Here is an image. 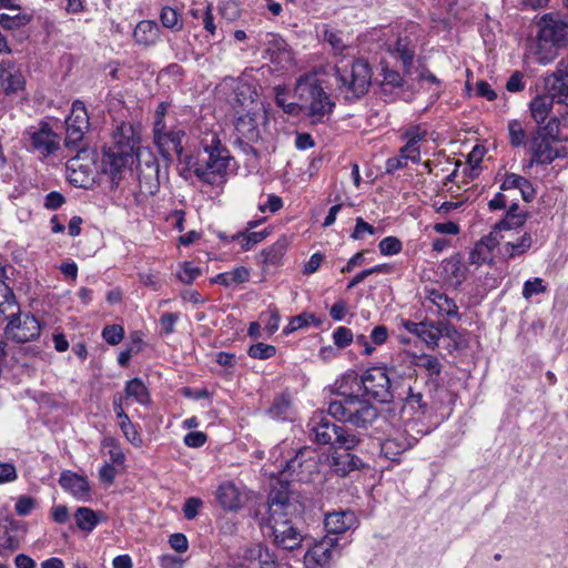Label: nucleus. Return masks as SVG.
I'll use <instances>...</instances> for the list:
<instances>
[{
	"label": "nucleus",
	"instance_id": "3",
	"mask_svg": "<svg viewBox=\"0 0 568 568\" xmlns=\"http://www.w3.org/2000/svg\"><path fill=\"white\" fill-rule=\"evenodd\" d=\"M294 97L297 105H301V112L307 114L313 122L322 121L335 108V102L315 74H303L296 80Z\"/></svg>",
	"mask_w": 568,
	"mask_h": 568
},
{
	"label": "nucleus",
	"instance_id": "45",
	"mask_svg": "<svg viewBox=\"0 0 568 568\" xmlns=\"http://www.w3.org/2000/svg\"><path fill=\"white\" fill-rule=\"evenodd\" d=\"M160 20L162 26L166 29L179 31L183 28L178 11L169 6L162 8Z\"/></svg>",
	"mask_w": 568,
	"mask_h": 568
},
{
	"label": "nucleus",
	"instance_id": "23",
	"mask_svg": "<svg viewBox=\"0 0 568 568\" xmlns=\"http://www.w3.org/2000/svg\"><path fill=\"white\" fill-rule=\"evenodd\" d=\"M219 505L230 511H236L244 505L245 497L239 487L232 481L221 484L215 493Z\"/></svg>",
	"mask_w": 568,
	"mask_h": 568
},
{
	"label": "nucleus",
	"instance_id": "13",
	"mask_svg": "<svg viewBox=\"0 0 568 568\" xmlns=\"http://www.w3.org/2000/svg\"><path fill=\"white\" fill-rule=\"evenodd\" d=\"M75 151L77 155L67 162L68 180L74 186L88 189L95 179L94 161L85 148Z\"/></svg>",
	"mask_w": 568,
	"mask_h": 568
},
{
	"label": "nucleus",
	"instance_id": "38",
	"mask_svg": "<svg viewBox=\"0 0 568 568\" xmlns=\"http://www.w3.org/2000/svg\"><path fill=\"white\" fill-rule=\"evenodd\" d=\"M333 445H336L345 452L354 449L361 443V438L354 432L345 428L344 426L338 425Z\"/></svg>",
	"mask_w": 568,
	"mask_h": 568
},
{
	"label": "nucleus",
	"instance_id": "44",
	"mask_svg": "<svg viewBox=\"0 0 568 568\" xmlns=\"http://www.w3.org/2000/svg\"><path fill=\"white\" fill-rule=\"evenodd\" d=\"M20 548V539L16 534L4 529L0 534V557L9 558L14 551Z\"/></svg>",
	"mask_w": 568,
	"mask_h": 568
},
{
	"label": "nucleus",
	"instance_id": "10",
	"mask_svg": "<svg viewBox=\"0 0 568 568\" xmlns=\"http://www.w3.org/2000/svg\"><path fill=\"white\" fill-rule=\"evenodd\" d=\"M3 318L7 321L4 335L8 339L23 344L38 339L41 334V325L36 316L21 312L20 304L9 306Z\"/></svg>",
	"mask_w": 568,
	"mask_h": 568
},
{
	"label": "nucleus",
	"instance_id": "35",
	"mask_svg": "<svg viewBox=\"0 0 568 568\" xmlns=\"http://www.w3.org/2000/svg\"><path fill=\"white\" fill-rule=\"evenodd\" d=\"M126 397L134 398L141 405H149L151 402L148 387L140 378H133L125 385Z\"/></svg>",
	"mask_w": 568,
	"mask_h": 568
},
{
	"label": "nucleus",
	"instance_id": "63",
	"mask_svg": "<svg viewBox=\"0 0 568 568\" xmlns=\"http://www.w3.org/2000/svg\"><path fill=\"white\" fill-rule=\"evenodd\" d=\"M437 313L439 315H446L449 317L459 318L458 306L455 301L446 296L443 302L437 307Z\"/></svg>",
	"mask_w": 568,
	"mask_h": 568
},
{
	"label": "nucleus",
	"instance_id": "21",
	"mask_svg": "<svg viewBox=\"0 0 568 568\" xmlns=\"http://www.w3.org/2000/svg\"><path fill=\"white\" fill-rule=\"evenodd\" d=\"M324 525L329 535H342L349 529L357 527L358 518L351 509L336 510L326 515Z\"/></svg>",
	"mask_w": 568,
	"mask_h": 568
},
{
	"label": "nucleus",
	"instance_id": "33",
	"mask_svg": "<svg viewBox=\"0 0 568 568\" xmlns=\"http://www.w3.org/2000/svg\"><path fill=\"white\" fill-rule=\"evenodd\" d=\"M532 245V237L530 233H524L516 242H507L503 246V255L510 260L520 256L528 252Z\"/></svg>",
	"mask_w": 568,
	"mask_h": 568
},
{
	"label": "nucleus",
	"instance_id": "32",
	"mask_svg": "<svg viewBox=\"0 0 568 568\" xmlns=\"http://www.w3.org/2000/svg\"><path fill=\"white\" fill-rule=\"evenodd\" d=\"M442 268L444 277L454 285H459L465 280V267L458 256L446 258L442 264Z\"/></svg>",
	"mask_w": 568,
	"mask_h": 568
},
{
	"label": "nucleus",
	"instance_id": "59",
	"mask_svg": "<svg viewBox=\"0 0 568 568\" xmlns=\"http://www.w3.org/2000/svg\"><path fill=\"white\" fill-rule=\"evenodd\" d=\"M383 255H395L402 251V242L395 236H387L378 244Z\"/></svg>",
	"mask_w": 568,
	"mask_h": 568
},
{
	"label": "nucleus",
	"instance_id": "30",
	"mask_svg": "<svg viewBox=\"0 0 568 568\" xmlns=\"http://www.w3.org/2000/svg\"><path fill=\"white\" fill-rule=\"evenodd\" d=\"M363 465V460L349 452L336 453V455L333 456V469L342 477L347 476L353 470L359 469Z\"/></svg>",
	"mask_w": 568,
	"mask_h": 568
},
{
	"label": "nucleus",
	"instance_id": "18",
	"mask_svg": "<svg viewBox=\"0 0 568 568\" xmlns=\"http://www.w3.org/2000/svg\"><path fill=\"white\" fill-rule=\"evenodd\" d=\"M298 504L294 500L293 495L288 490V484L278 483V487H274L268 496V517L295 514Z\"/></svg>",
	"mask_w": 568,
	"mask_h": 568
},
{
	"label": "nucleus",
	"instance_id": "56",
	"mask_svg": "<svg viewBox=\"0 0 568 568\" xmlns=\"http://www.w3.org/2000/svg\"><path fill=\"white\" fill-rule=\"evenodd\" d=\"M333 341L338 348H345L352 344L354 335L349 328L339 326L333 333Z\"/></svg>",
	"mask_w": 568,
	"mask_h": 568
},
{
	"label": "nucleus",
	"instance_id": "27",
	"mask_svg": "<svg viewBox=\"0 0 568 568\" xmlns=\"http://www.w3.org/2000/svg\"><path fill=\"white\" fill-rule=\"evenodd\" d=\"M554 102H557V98L552 95V92L548 91L531 100L529 103L530 114L538 125L542 124L549 118Z\"/></svg>",
	"mask_w": 568,
	"mask_h": 568
},
{
	"label": "nucleus",
	"instance_id": "26",
	"mask_svg": "<svg viewBox=\"0 0 568 568\" xmlns=\"http://www.w3.org/2000/svg\"><path fill=\"white\" fill-rule=\"evenodd\" d=\"M287 246V239L282 236L275 243L261 252L260 263L264 273L267 272L271 266L274 267L281 264Z\"/></svg>",
	"mask_w": 568,
	"mask_h": 568
},
{
	"label": "nucleus",
	"instance_id": "62",
	"mask_svg": "<svg viewBox=\"0 0 568 568\" xmlns=\"http://www.w3.org/2000/svg\"><path fill=\"white\" fill-rule=\"evenodd\" d=\"M376 232L375 227L371 224H368L367 222H365L363 220V217H357L356 219V224H355V227H354V231L351 235L352 239L354 240H362L365 235V233H368L371 235H374Z\"/></svg>",
	"mask_w": 568,
	"mask_h": 568
},
{
	"label": "nucleus",
	"instance_id": "57",
	"mask_svg": "<svg viewBox=\"0 0 568 568\" xmlns=\"http://www.w3.org/2000/svg\"><path fill=\"white\" fill-rule=\"evenodd\" d=\"M418 366L425 368L430 376H438L442 372V364L438 358L429 354H423L419 357Z\"/></svg>",
	"mask_w": 568,
	"mask_h": 568
},
{
	"label": "nucleus",
	"instance_id": "4",
	"mask_svg": "<svg viewBox=\"0 0 568 568\" xmlns=\"http://www.w3.org/2000/svg\"><path fill=\"white\" fill-rule=\"evenodd\" d=\"M538 27L534 54L540 64L546 65L556 59L559 49L568 45V17L547 13L539 20Z\"/></svg>",
	"mask_w": 568,
	"mask_h": 568
},
{
	"label": "nucleus",
	"instance_id": "46",
	"mask_svg": "<svg viewBox=\"0 0 568 568\" xmlns=\"http://www.w3.org/2000/svg\"><path fill=\"white\" fill-rule=\"evenodd\" d=\"M290 406L291 403L288 398L283 395L277 396L267 409V415L273 419H285L290 410Z\"/></svg>",
	"mask_w": 568,
	"mask_h": 568
},
{
	"label": "nucleus",
	"instance_id": "36",
	"mask_svg": "<svg viewBox=\"0 0 568 568\" xmlns=\"http://www.w3.org/2000/svg\"><path fill=\"white\" fill-rule=\"evenodd\" d=\"M404 408H410L414 413L426 415L429 409V404L425 399V395L422 392L409 387L408 394L405 397Z\"/></svg>",
	"mask_w": 568,
	"mask_h": 568
},
{
	"label": "nucleus",
	"instance_id": "11",
	"mask_svg": "<svg viewBox=\"0 0 568 568\" xmlns=\"http://www.w3.org/2000/svg\"><path fill=\"white\" fill-rule=\"evenodd\" d=\"M90 126L89 115L84 103L75 100L72 103L71 113L65 120L64 146L68 150H80L83 144L84 134Z\"/></svg>",
	"mask_w": 568,
	"mask_h": 568
},
{
	"label": "nucleus",
	"instance_id": "47",
	"mask_svg": "<svg viewBox=\"0 0 568 568\" xmlns=\"http://www.w3.org/2000/svg\"><path fill=\"white\" fill-rule=\"evenodd\" d=\"M508 132L510 144L515 148L524 146L527 143V134L523 124L518 120L508 123Z\"/></svg>",
	"mask_w": 568,
	"mask_h": 568
},
{
	"label": "nucleus",
	"instance_id": "55",
	"mask_svg": "<svg viewBox=\"0 0 568 568\" xmlns=\"http://www.w3.org/2000/svg\"><path fill=\"white\" fill-rule=\"evenodd\" d=\"M547 287L544 285V281L540 277H535L534 280H528L525 282L523 287V296L526 300L531 298V296L545 293Z\"/></svg>",
	"mask_w": 568,
	"mask_h": 568
},
{
	"label": "nucleus",
	"instance_id": "31",
	"mask_svg": "<svg viewBox=\"0 0 568 568\" xmlns=\"http://www.w3.org/2000/svg\"><path fill=\"white\" fill-rule=\"evenodd\" d=\"M409 442L400 433L389 436L381 443L382 454L390 460H397L398 456L407 450Z\"/></svg>",
	"mask_w": 568,
	"mask_h": 568
},
{
	"label": "nucleus",
	"instance_id": "61",
	"mask_svg": "<svg viewBox=\"0 0 568 568\" xmlns=\"http://www.w3.org/2000/svg\"><path fill=\"white\" fill-rule=\"evenodd\" d=\"M324 40L331 44L332 49L336 53H343V51L346 49V45L342 39V34L338 31L326 30L324 32Z\"/></svg>",
	"mask_w": 568,
	"mask_h": 568
},
{
	"label": "nucleus",
	"instance_id": "7",
	"mask_svg": "<svg viewBox=\"0 0 568 568\" xmlns=\"http://www.w3.org/2000/svg\"><path fill=\"white\" fill-rule=\"evenodd\" d=\"M558 132L559 121L557 116L550 118L545 126H539L536 130L529 144L530 165H547L556 159L568 156L567 148L557 145Z\"/></svg>",
	"mask_w": 568,
	"mask_h": 568
},
{
	"label": "nucleus",
	"instance_id": "16",
	"mask_svg": "<svg viewBox=\"0 0 568 568\" xmlns=\"http://www.w3.org/2000/svg\"><path fill=\"white\" fill-rule=\"evenodd\" d=\"M28 134L33 150L43 156L53 154L60 148L59 135L53 132L47 122H41L39 126L30 128Z\"/></svg>",
	"mask_w": 568,
	"mask_h": 568
},
{
	"label": "nucleus",
	"instance_id": "42",
	"mask_svg": "<svg viewBox=\"0 0 568 568\" xmlns=\"http://www.w3.org/2000/svg\"><path fill=\"white\" fill-rule=\"evenodd\" d=\"M275 94V103L280 106L285 113L291 115H298L301 113V105H297L296 102H287V88L285 85H276L274 87Z\"/></svg>",
	"mask_w": 568,
	"mask_h": 568
},
{
	"label": "nucleus",
	"instance_id": "28",
	"mask_svg": "<svg viewBox=\"0 0 568 568\" xmlns=\"http://www.w3.org/2000/svg\"><path fill=\"white\" fill-rule=\"evenodd\" d=\"M160 27L155 21L143 20L136 24L133 38L138 44L151 47L160 40Z\"/></svg>",
	"mask_w": 568,
	"mask_h": 568
},
{
	"label": "nucleus",
	"instance_id": "9",
	"mask_svg": "<svg viewBox=\"0 0 568 568\" xmlns=\"http://www.w3.org/2000/svg\"><path fill=\"white\" fill-rule=\"evenodd\" d=\"M262 529L265 536L273 538L278 548L285 550L300 548L305 538L294 514L268 517Z\"/></svg>",
	"mask_w": 568,
	"mask_h": 568
},
{
	"label": "nucleus",
	"instance_id": "15",
	"mask_svg": "<svg viewBox=\"0 0 568 568\" xmlns=\"http://www.w3.org/2000/svg\"><path fill=\"white\" fill-rule=\"evenodd\" d=\"M139 192L143 196L154 195L160 190V165L154 155L138 154Z\"/></svg>",
	"mask_w": 568,
	"mask_h": 568
},
{
	"label": "nucleus",
	"instance_id": "14",
	"mask_svg": "<svg viewBox=\"0 0 568 568\" xmlns=\"http://www.w3.org/2000/svg\"><path fill=\"white\" fill-rule=\"evenodd\" d=\"M341 556L338 538L325 536L322 540L314 544L304 556L306 568H328L335 557Z\"/></svg>",
	"mask_w": 568,
	"mask_h": 568
},
{
	"label": "nucleus",
	"instance_id": "64",
	"mask_svg": "<svg viewBox=\"0 0 568 568\" xmlns=\"http://www.w3.org/2000/svg\"><path fill=\"white\" fill-rule=\"evenodd\" d=\"M179 318L180 316L178 313H164L160 318L162 332L165 335L172 334L174 332V326Z\"/></svg>",
	"mask_w": 568,
	"mask_h": 568
},
{
	"label": "nucleus",
	"instance_id": "1",
	"mask_svg": "<svg viewBox=\"0 0 568 568\" xmlns=\"http://www.w3.org/2000/svg\"><path fill=\"white\" fill-rule=\"evenodd\" d=\"M182 130H166L164 121H154L153 140L161 155L170 161L175 153L185 164L184 172L194 173L200 181L214 184L217 175L223 174L230 162L229 151L221 144L219 136L210 134V139L202 140V149L182 159Z\"/></svg>",
	"mask_w": 568,
	"mask_h": 568
},
{
	"label": "nucleus",
	"instance_id": "2",
	"mask_svg": "<svg viewBox=\"0 0 568 568\" xmlns=\"http://www.w3.org/2000/svg\"><path fill=\"white\" fill-rule=\"evenodd\" d=\"M112 139V145L104 150L101 169L109 176L112 187H118L126 168L134 162L140 135L132 123L121 122Z\"/></svg>",
	"mask_w": 568,
	"mask_h": 568
},
{
	"label": "nucleus",
	"instance_id": "6",
	"mask_svg": "<svg viewBox=\"0 0 568 568\" xmlns=\"http://www.w3.org/2000/svg\"><path fill=\"white\" fill-rule=\"evenodd\" d=\"M343 399L329 403L327 413L336 420L348 423L356 428L367 429L378 418V409L357 394L342 393Z\"/></svg>",
	"mask_w": 568,
	"mask_h": 568
},
{
	"label": "nucleus",
	"instance_id": "54",
	"mask_svg": "<svg viewBox=\"0 0 568 568\" xmlns=\"http://www.w3.org/2000/svg\"><path fill=\"white\" fill-rule=\"evenodd\" d=\"M124 336V329L120 325H108L102 331V337L110 345H118Z\"/></svg>",
	"mask_w": 568,
	"mask_h": 568
},
{
	"label": "nucleus",
	"instance_id": "51",
	"mask_svg": "<svg viewBox=\"0 0 568 568\" xmlns=\"http://www.w3.org/2000/svg\"><path fill=\"white\" fill-rule=\"evenodd\" d=\"M202 274V270L192 262H184L181 265V271L178 273L179 280L184 284H191L196 277Z\"/></svg>",
	"mask_w": 568,
	"mask_h": 568
},
{
	"label": "nucleus",
	"instance_id": "20",
	"mask_svg": "<svg viewBox=\"0 0 568 568\" xmlns=\"http://www.w3.org/2000/svg\"><path fill=\"white\" fill-rule=\"evenodd\" d=\"M400 326L408 333L418 337L428 348L435 349L438 346L439 333L436 322L425 320L416 323L410 320L402 318Z\"/></svg>",
	"mask_w": 568,
	"mask_h": 568
},
{
	"label": "nucleus",
	"instance_id": "5",
	"mask_svg": "<svg viewBox=\"0 0 568 568\" xmlns=\"http://www.w3.org/2000/svg\"><path fill=\"white\" fill-rule=\"evenodd\" d=\"M335 92L346 102L363 98L372 83V70L364 59L353 60L351 64L334 67Z\"/></svg>",
	"mask_w": 568,
	"mask_h": 568
},
{
	"label": "nucleus",
	"instance_id": "19",
	"mask_svg": "<svg viewBox=\"0 0 568 568\" xmlns=\"http://www.w3.org/2000/svg\"><path fill=\"white\" fill-rule=\"evenodd\" d=\"M545 89L552 92L557 103L568 104V55L562 57L556 70L545 78Z\"/></svg>",
	"mask_w": 568,
	"mask_h": 568
},
{
	"label": "nucleus",
	"instance_id": "49",
	"mask_svg": "<svg viewBox=\"0 0 568 568\" xmlns=\"http://www.w3.org/2000/svg\"><path fill=\"white\" fill-rule=\"evenodd\" d=\"M527 220V214H506V216L497 222L496 229L500 231H508L511 229L520 227L525 224Z\"/></svg>",
	"mask_w": 568,
	"mask_h": 568
},
{
	"label": "nucleus",
	"instance_id": "48",
	"mask_svg": "<svg viewBox=\"0 0 568 568\" xmlns=\"http://www.w3.org/2000/svg\"><path fill=\"white\" fill-rule=\"evenodd\" d=\"M17 297L9 285L0 278V314L8 312L9 306L18 305Z\"/></svg>",
	"mask_w": 568,
	"mask_h": 568
},
{
	"label": "nucleus",
	"instance_id": "52",
	"mask_svg": "<svg viewBox=\"0 0 568 568\" xmlns=\"http://www.w3.org/2000/svg\"><path fill=\"white\" fill-rule=\"evenodd\" d=\"M394 50L398 54L399 59L402 60L403 65L406 69H409L413 63L414 51H412L408 48L407 41L403 40V39H398L395 43Z\"/></svg>",
	"mask_w": 568,
	"mask_h": 568
},
{
	"label": "nucleus",
	"instance_id": "43",
	"mask_svg": "<svg viewBox=\"0 0 568 568\" xmlns=\"http://www.w3.org/2000/svg\"><path fill=\"white\" fill-rule=\"evenodd\" d=\"M235 101L242 105L247 106L248 104H253L255 101L256 91L255 89L247 82L237 81L234 87Z\"/></svg>",
	"mask_w": 568,
	"mask_h": 568
},
{
	"label": "nucleus",
	"instance_id": "39",
	"mask_svg": "<svg viewBox=\"0 0 568 568\" xmlns=\"http://www.w3.org/2000/svg\"><path fill=\"white\" fill-rule=\"evenodd\" d=\"M322 323L323 321L316 317L314 314L302 313L291 318L288 325L284 328V333L291 334L300 328L307 327L310 325L318 327L322 325Z\"/></svg>",
	"mask_w": 568,
	"mask_h": 568
},
{
	"label": "nucleus",
	"instance_id": "41",
	"mask_svg": "<svg viewBox=\"0 0 568 568\" xmlns=\"http://www.w3.org/2000/svg\"><path fill=\"white\" fill-rule=\"evenodd\" d=\"M74 518L77 526L84 531H92L99 523L97 513L89 507H79Z\"/></svg>",
	"mask_w": 568,
	"mask_h": 568
},
{
	"label": "nucleus",
	"instance_id": "40",
	"mask_svg": "<svg viewBox=\"0 0 568 568\" xmlns=\"http://www.w3.org/2000/svg\"><path fill=\"white\" fill-rule=\"evenodd\" d=\"M270 232L267 229L260 231V232H250V231H242L237 232L236 234L231 236L232 241H239L241 240V247L243 251H248L254 246L255 244L262 242Z\"/></svg>",
	"mask_w": 568,
	"mask_h": 568
},
{
	"label": "nucleus",
	"instance_id": "53",
	"mask_svg": "<svg viewBox=\"0 0 568 568\" xmlns=\"http://www.w3.org/2000/svg\"><path fill=\"white\" fill-rule=\"evenodd\" d=\"M119 426L124 434L125 438L136 447L142 445V438L136 432L134 425L130 420V418L123 419L119 422Z\"/></svg>",
	"mask_w": 568,
	"mask_h": 568
},
{
	"label": "nucleus",
	"instance_id": "34",
	"mask_svg": "<svg viewBox=\"0 0 568 568\" xmlns=\"http://www.w3.org/2000/svg\"><path fill=\"white\" fill-rule=\"evenodd\" d=\"M250 278V271L244 266H237L230 272L217 274L214 278L215 283L224 286H231L233 284H241L247 282Z\"/></svg>",
	"mask_w": 568,
	"mask_h": 568
},
{
	"label": "nucleus",
	"instance_id": "22",
	"mask_svg": "<svg viewBox=\"0 0 568 568\" xmlns=\"http://www.w3.org/2000/svg\"><path fill=\"white\" fill-rule=\"evenodd\" d=\"M24 85V78L11 60H3L0 62V87L7 94H12L22 90Z\"/></svg>",
	"mask_w": 568,
	"mask_h": 568
},
{
	"label": "nucleus",
	"instance_id": "37",
	"mask_svg": "<svg viewBox=\"0 0 568 568\" xmlns=\"http://www.w3.org/2000/svg\"><path fill=\"white\" fill-rule=\"evenodd\" d=\"M14 13L0 14V26L7 30H16L26 27L31 21V16L21 12V9L13 11Z\"/></svg>",
	"mask_w": 568,
	"mask_h": 568
},
{
	"label": "nucleus",
	"instance_id": "12",
	"mask_svg": "<svg viewBox=\"0 0 568 568\" xmlns=\"http://www.w3.org/2000/svg\"><path fill=\"white\" fill-rule=\"evenodd\" d=\"M318 471V458L315 449L308 446L298 448L283 469V475L292 480L307 483L312 475Z\"/></svg>",
	"mask_w": 568,
	"mask_h": 568
},
{
	"label": "nucleus",
	"instance_id": "17",
	"mask_svg": "<svg viewBox=\"0 0 568 568\" xmlns=\"http://www.w3.org/2000/svg\"><path fill=\"white\" fill-rule=\"evenodd\" d=\"M265 54L268 60L277 65L278 70H288L294 64V57L291 48L285 40L275 33L266 36Z\"/></svg>",
	"mask_w": 568,
	"mask_h": 568
},
{
	"label": "nucleus",
	"instance_id": "8",
	"mask_svg": "<svg viewBox=\"0 0 568 568\" xmlns=\"http://www.w3.org/2000/svg\"><path fill=\"white\" fill-rule=\"evenodd\" d=\"M348 384L355 385V390L362 392L363 396L379 403H390L393 400L390 379L382 367H371L361 377L354 371H349L343 375L339 387L342 388Z\"/></svg>",
	"mask_w": 568,
	"mask_h": 568
},
{
	"label": "nucleus",
	"instance_id": "29",
	"mask_svg": "<svg viewBox=\"0 0 568 568\" xmlns=\"http://www.w3.org/2000/svg\"><path fill=\"white\" fill-rule=\"evenodd\" d=\"M312 433L315 440L321 445L334 444L338 425L332 423L327 417L320 416L318 422L313 419Z\"/></svg>",
	"mask_w": 568,
	"mask_h": 568
},
{
	"label": "nucleus",
	"instance_id": "25",
	"mask_svg": "<svg viewBox=\"0 0 568 568\" xmlns=\"http://www.w3.org/2000/svg\"><path fill=\"white\" fill-rule=\"evenodd\" d=\"M60 486L72 494L77 499H85L90 491L88 480L75 473L64 470L59 478Z\"/></svg>",
	"mask_w": 568,
	"mask_h": 568
},
{
	"label": "nucleus",
	"instance_id": "60",
	"mask_svg": "<svg viewBox=\"0 0 568 568\" xmlns=\"http://www.w3.org/2000/svg\"><path fill=\"white\" fill-rule=\"evenodd\" d=\"M403 85V77L399 72L395 70L384 69L383 71V81H382V88L384 91L387 90V87L389 89L399 88Z\"/></svg>",
	"mask_w": 568,
	"mask_h": 568
},
{
	"label": "nucleus",
	"instance_id": "24",
	"mask_svg": "<svg viewBox=\"0 0 568 568\" xmlns=\"http://www.w3.org/2000/svg\"><path fill=\"white\" fill-rule=\"evenodd\" d=\"M260 118L258 110L250 109L245 113L240 114L235 121V131L237 138L246 139L247 141H258L261 133L257 125Z\"/></svg>",
	"mask_w": 568,
	"mask_h": 568
},
{
	"label": "nucleus",
	"instance_id": "50",
	"mask_svg": "<svg viewBox=\"0 0 568 568\" xmlns=\"http://www.w3.org/2000/svg\"><path fill=\"white\" fill-rule=\"evenodd\" d=\"M247 354L252 358L267 359L276 354V348L270 344L256 343L248 348Z\"/></svg>",
	"mask_w": 568,
	"mask_h": 568
},
{
	"label": "nucleus",
	"instance_id": "58",
	"mask_svg": "<svg viewBox=\"0 0 568 568\" xmlns=\"http://www.w3.org/2000/svg\"><path fill=\"white\" fill-rule=\"evenodd\" d=\"M490 261H491V253L488 251V248L483 246V244H480L479 242L476 243L475 247L469 253L470 264L481 265V264L490 262Z\"/></svg>",
	"mask_w": 568,
	"mask_h": 568
}]
</instances>
